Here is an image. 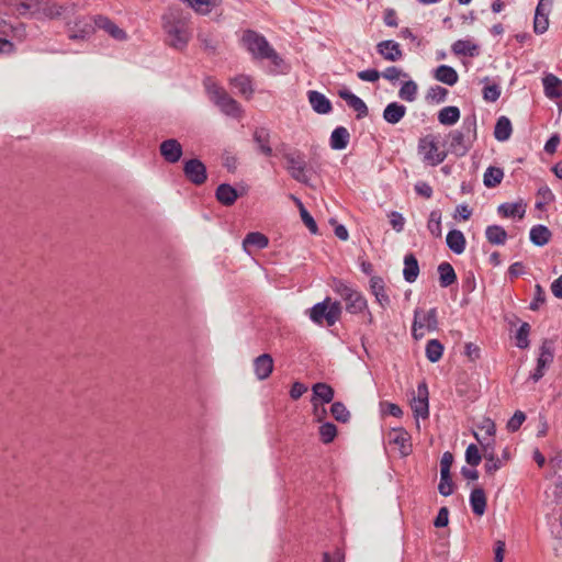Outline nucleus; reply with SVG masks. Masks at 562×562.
<instances>
[{
	"mask_svg": "<svg viewBox=\"0 0 562 562\" xmlns=\"http://www.w3.org/2000/svg\"><path fill=\"white\" fill-rule=\"evenodd\" d=\"M291 198L296 202V204L300 209L301 220L304 223V225L308 228L310 233L313 235L318 234L317 224H316L315 220L313 218V216L304 207L303 203L299 199L294 198L293 195H291Z\"/></svg>",
	"mask_w": 562,
	"mask_h": 562,
	"instance_id": "a18cd8bd",
	"label": "nucleus"
},
{
	"mask_svg": "<svg viewBox=\"0 0 562 562\" xmlns=\"http://www.w3.org/2000/svg\"><path fill=\"white\" fill-rule=\"evenodd\" d=\"M21 14H43L46 18L55 19L63 14L65 8L53 0H23L16 4Z\"/></svg>",
	"mask_w": 562,
	"mask_h": 562,
	"instance_id": "6e6552de",
	"label": "nucleus"
},
{
	"mask_svg": "<svg viewBox=\"0 0 562 562\" xmlns=\"http://www.w3.org/2000/svg\"><path fill=\"white\" fill-rule=\"evenodd\" d=\"M254 140L258 145V149L265 156L272 155V148L270 146V133L265 127L256 128L254 133Z\"/></svg>",
	"mask_w": 562,
	"mask_h": 562,
	"instance_id": "f704fd0d",
	"label": "nucleus"
},
{
	"mask_svg": "<svg viewBox=\"0 0 562 562\" xmlns=\"http://www.w3.org/2000/svg\"><path fill=\"white\" fill-rule=\"evenodd\" d=\"M334 291L346 302V310L350 314H360L367 311V299L356 289L341 280H335Z\"/></svg>",
	"mask_w": 562,
	"mask_h": 562,
	"instance_id": "0eeeda50",
	"label": "nucleus"
},
{
	"mask_svg": "<svg viewBox=\"0 0 562 562\" xmlns=\"http://www.w3.org/2000/svg\"><path fill=\"white\" fill-rule=\"evenodd\" d=\"M192 8L196 13L206 15L213 8L217 7L221 0H181Z\"/></svg>",
	"mask_w": 562,
	"mask_h": 562,
	"instance_id": "ea45409f",
	"label": "nucleus"
},
{
	"mask_svg": "<svg viewBox=\"0 0 562 562\" xmlns=\"http://www.w3.org/2000/svg\"><path fill=\"white\" fill-rule=\"evenodd\" d=\"M438 491L442 496H449L453 493V482L450 475V472L443 475V472H440V482L438 485Z\"/></svg>",
	"mask_w": 562,
	"mask_h": 562,
	"instance_id": "5fc2aeb1",
	"label": "nucleus"
},
{
	"mask_svg": "<svg viewBox=\"0 0 562 562\" xmlns=\"http://www.w3.org/2000/svg\"><path fill=\"white\" fill-rule=\"evenodd\" d=\"M341 312L342 310L339 302L326 297L310 310V318L315 324L330 327L339 321Z\"/></svg>",
	"mask_w": 562,
	"mask_h": 562,
	"instance_id": "39448f33",
	"label": "nucleus"
},
{
	"mask_svg": "<svg viewBox=\"0 0 562 562\" xmlns=\"http://www.w3.org/2000/svg\"><path fill=\"white\" fill-rule=\"evenodd\" d=\"M381 76L392 83L397 81L401 77H408L406 72H404L401 68H397L395 66L387 67L384 71L381 72Z\"/></svg>",
	"mask_w": 562,
	"mask_h": 562,
	"instance_id": "bf43d9fd",
	"label": "nucleus"
},
{
	"mask_svg": "<svg viewBox=\"0 0 562 562\" xmlns=\"http://www.w3.org/2000/svg\"><path fill=\"white\" fill-rule=\"evenodd\" d=\"M418 154L422 156L423 161L430 166H438L447 157V154L440 150L437 143L429 136L419 140Z\"/></svg>",
	"mask_w": 562,
	"mask_h": 562,
	"instance_id": "9d476101",
	"label": "nucleus"
},
{
	"mask_svg": "<svg viewBox=\"0 0 562 562\" xmlns=\"http://www.w3.org/2000/svg\"><path fill=\"white\" fill-rule=\"evenodd\" d=\"M529 334H530V325L528 323H522L518 330L516 331V346L520 349H526L529 347Z\"/></svg>",
	"mask_w": 562,
	"mask_h": 562,
	"instance_id": "603ef678",
	"label": "nucleus"
},
{
	"mask_svg": "<svg viewBox=\"0 0 562 562\" xmlns=\"http://www.w3.org/2000/svg\"><path fill=\"white\" fill-rule=\"evenodd\" d=\"M273 369V360L270 355L263 353L254 360L255 374L259 380L267 379Z\"/></svg>",
	"mask_w": 562,
	"mask_h": 562,
	"instance_id": "393cba45",
	"label": "nucleus"
},
{
	"mask_svg": "<svg viewBox=\"0 0 562 562\" xmlns=\"http://www.w3.org/2000/svg\"><path fill=\"white\" fill-rule=\"evenodd\" d=\"M409 435L403 428H394L389 434V442L398 447L400 453L403 457L412 452V445L409 443Z\"/></svg>",
	"mask_w": 562,
	"mask_h": 562,
	"instance_id": "6ab92c4d",
	"label": "nucleus"
},
{
	"mask_svg": "<svg viewBox=\"0 0 562 562\" xmlns=\"http://www.w3.org/2000/svg\"><path fill=\"white\" fill-rule=\"evenodd\" d=\"M432 76L437 81L448 86H454L459 80L457 70L453 67L447 65L438 66L434 70Z\"/></svg>",
	"mask_w": 562,
	"mask_h": 562,
	"instance_id": "cd10ccee",
	"label": "nucleus"
},
{
	"mask_svg": "<svg viewBox=\"0 0 562 562\" xmlns=\"http://www.w3.org/2000/svg\"><path fill=\"white\" fill-rule=\"evenodd\" d=\"M484 457L486 459L485 463V470L488 473H492L493 471L498 469V461L495 459L494 456V446H492V449H488L486 453L484 452Z\"/></svg>",
	"mask_w": 562,
	"mask_h": 562,
	"instance_id": "338daca9",
	"label": "nucleus"
},
{
	"mask_svg": "<svg viewBox=\"0 0 562 562\" xmlns=\"http://www.w3.org/2000/svg\"><path fill=\"white\" fill-rule=\"evenodd\" d=\"M411 407L416 418H428L429 416V393L428 389L413 390L411 393Z\"/></svg>",
	"mask_w": 562,
	"mask_h": 562,
	"instance_id": "4468645a",
	"label": "nucleus"
},
{
	"mask_svg": "<svg viewBox=\"0 0 562 562\" xmlns=\"http://www.w3.org/2000/svg\"><path fill=\"white\" fill-rule=\"evenodd\" d=\"M546 303V291L540 284L535 285L533 299L529 305L531 311H537Z\"/></svg>",
	"mask_w": 562,
	"mask_h": 562,
	"instance_id": "4d7b16f0",
	"label": "nucleus"
},
{
	"mask_svg": "<svg viewBox=\"0 0 562 562\" xmlns=\"http://www.w3.org/2000/svg\"><path fill=\"white\" fill-rule=\"evenodd\" d=\"M389 217L392 228L397 233L403 232L405 225L404 216L400 212L392 211Z\"/></svg>",
	"mask_w": 562,
	"mask_h": 562,
	"instance_id": "e2e57ef3",
	"label": "nucleus"
},
{
	"mask_svg": "<svg viewBox=\"0 0 562 562\" xmlns=\"http://www.w3.org/2000/svg\"><path fill=\"white\" fill-rule=\"evenodd\" d=\"M426 357L430 362H437L443 353V346L438 339H431L426 345Z\"/></svg>",
	"mask_w": 562,
	"mask_h": 562,
	"instance_id": "49530a36",
	"label": "nucleus"
},
{
	"mask_svg": "<svg viewBox=\"0 0 562 562\" xmlns=\"http://www.w3.org/2000/svg\"><path fill=\"white\" fill-rule=\"evenodd\" d=\"M183 173L188 181L195 186L203 184L207 179L206 167L198 158H191L183 162Z\"/></svg>",
	"mask_w": 562,
	"mask_h": 562,
	"instance_id": "f8f14e48",
	"label": "nucleus"
},
{
	"mask_svg": "<svg viewBox=\"0 0 562 562\" xmlns=\"http://www.w3.org/2000/svg\"><path fill=\"white\" fill-rule=\"evenodd\" d=\"M161 27L166 44L177 50H183L192 37L191 16L180 7H169L164 12Z\"/></svg>",
	"mask_w": 562,
	"mask_h": 562,
	"instance_id": "f257e3e1",
	"label": "nucleus"
},
{
	"mask_svg": "<svg viewBox=\"0 0 562 562\" xmlns=\"http://www.w3.org/2000/svg\"><path fill=\"white\" fill-rule=\"evenodd\" d=\"M554 0H539L533 18V31L536 34H543L549 27V15L552 11Z\"/></svg>",
	"mask_w": 562,
	"mask_h": 562,
	"instance_id": "ddd939ff",
	"label": "nucleus"
},
{
	"mask_svg": "<svg viewBox=\"0 0 562 562\" xmlns=\"http://www.w3.org/2000/svg\"><path fill=\"white\" fill-rule=\"evenodd\" d=\"M512 132L513 127L510 120L507 116L498 117L494 128V137L498 142H505L509 139Z\"/></svg>",
	"mask_w": 562,
	"mask_h": 562,
	"instance_id": "c9c22d12",
	"label": "nucleus"
},
{
	"mask_svg": "<svg viewBox=\"0 0 562 562\" xmlns=\"http://www.w3.org/2000/svg\"><path fill=\"white\" fill-rule=\"evenodd\" d=\"M470 505L474 515L481 517L486 510V495L482 487H475L470 494Z\"/></svg>",
	"mask_w": 562,
	"mask_h": 562,
	"instance_id": "2f4dec72",
	"label": "nucleus"
},
{
	"mask_svg": "<svg viewBox=\"0 0 562 562\" xmlns=\"http://www.w3.org/2000/svg\"><path fill=\"white\" fill-rule=\"evenodd\" d=\"M206 91L210 99L217 105L225 115L232 117H240L243 109L240 104L233 99L222 87L211 81L210 79L205 82Z\"/></svg>",
	"mask_w": 562,
	"mask_h": 562,
	"instance_id": "20e7f679",
	"label": "nucleus"
},
{
	"mask_svg": "<svg viewBox=\"0 0 562 562\" xmlns=\"http://www.w3.org/2000/svg\"><path fill=\"white\" fill-rule=\"evenodd\" d=\"M497 212L503 217L522 218L525 215V207L520 203H503L498 206Z\"/></svg>",
	"mask_w": 562,
	"mask_h": 562,
	"instance_id": "37998d69",
	"label": "nucleus"
},
{
	"mask_svg": "<svg viewBox=\"0 0 562 562\" xmlns=\"http://www.w3.org/2000/svg\"><path fill=\"white\" fill-rule=\"evenodd\" d=\"M477 428L481 431H484V435H480L479 432H474L475 439L483 448V452L486 453L488 449H492L494 446V437L496 431L495 423L491 418H483L481 423L477 425Z\"/></svg>",
	"mask_w": 562,
	"mask_h": 562,
	"instance_id": "2eb2a0df",
	"label": "nucleus"
},
{
	"mask_svg": "<svg viewBox=\"0 0 562 562\" xmlns=\"http://www.w3.org/2000/svg\"><path fill=\"white\" fill-rule=\"evenodd\" d=\"M529 237L536 246H544L551 238V232L547 226L539 224L531 227Z\"/></svg>",
	"mask_w": 562,
	"mask_h": 562,
	"instance_id": "e433bc0d",
	"label": "nucleus"
},
{
	"mask_svg": "<svg viewBox=\"0 0 562 562\" xmlns=\"http://www.w3.org/2000/svg\"><path fill=\"white\" fill-rule=\"evenodd\" d=\"M525 420H526V414L521 411H516L515 414L510 417V419L507 423L508 431H512V432L517 431Z\"/></svg>",
	"mask_w": 562,
	"mask_h": 562,
	"instance_id": "052dcab7",
	"label": "nucleus"
},
{
	"mask_svg": "<svg viewBox=\"0 0 562 562\" xmlns=\"http://www.w3.org/2000/svg\"><path fill=\"white\" fill-rule=\"evenodd\" d=\"M268 238L259 232H251L246 235L243 240V248L247 254H251L254 249H262L268 246Z\"/></svg>",
	"mask_w": 562,
	"mask_h": 562,
	"instance_id": "a878e982",
	"label": "nucleus"
},
{
	"mask_svg": "<svg viewBox=\"0 0 562 562\" xmlns=\"http://www.w3.org/2000/svg\"><path fill=\"white\" fill-rule=\"evenodd\" d=\"M419 274V266L416 257L413 254H407L404 257V269L403 277L404 280L408 283H413L416 281Z\"/></svg>",
	"mask_w": 562,
	"mask_h": 562,
	"instance_id": "72a5a7b5",
	"label": "nucleus"
},
{
	"mask_svg": "<svg viewBox=\"0 0 562 562\" xmlns=\"http://www.w3.org/2000/svg\"><path fill=\"white\" fill-rule=\"evenodd\" d=\"M417 83L413 80H407L402 85L398 91V97L404 101L413 102L417 98Z\"/></svg>",
	"mask_w": 562,
	"mask_h": 562,
	"instance_id": "de8ad7c7",
	"label": "nucleus"
},
{
	"mask_svg": "<svg viewBox=\"0 0 562 562\" xmlns=\"http://www.w3.org/2000/svg\"><path fill=\"white\" fill-rule=\"evenodd\" d=\"M232 85L241 95L246 97L247 99L250 98L254 92L250 79L247 76L235 77L232 79Z\"/></svg>",
	"mask_w": 562,
	"mask_h": 562,
	"instance_id": "09e8293b",
	"label": "nucleus"
},
{
	"mask_svg": "<svg viewBox=\"0 0 562 562\" xmlns=\"http://www.w3.org/2000/svg\"><path fill=\"white\" fill-rule=\"evenodd\" d=\"M544 94L551 100L562 99V80L549 74L542 79Z\"/></svg>",
	"mask_w": 562,
	"mask_h": 562,
	"instance_id": "5701e85b",
	"label": "nucleus"
},
{
	"mask_svg": "<svg viewBox=\"0 0 562 562\" xmlns=\"http://www.w3.org/2000/svg\"><path fill=\"white\" fill-rule=\"evenodd\" d=\"M337 436V428L333 423H324L319 427V438L324 443H330Z\"/></svg>",
	"mask_w": 562,
	"mask_h": 562,
	"instance_id": "864d4df0",
	"label": "nucleus"
},
{
	"mask_svg": "<svg viewBox=\"0 0 562 562\" xmlns=\"http://www.w3.org/2000/svg\"><path fill=\"white\" fill-rule=\"evenodd\" d=\"M381 77V72L376 69H366L358 72V78L362 81L375 82Z\"/></svg>",
	"mask_w": 562,
	"mask_h": 562,
	"instance_id": "774afa93",
	"label": "nucleus"
},
{
	"mask_svg": "<svg viewBox=\"0 0 562 562\" xmlns=\"http://www.w3.org/2000/svg\"><path fill=\"white\" fill-rule=\"evenodd\" d=\"M438 329V312L436 307L425 310L416 307L412 325V336L415 340L422 339L427 333Z\"/></svg>",
	"mask_w": 562,
	"mask_h": 562,
	"instance_id": "423d86ee",
	"label": "nucleus"
},
{
	"mask_svg": "<svg viewBox=\"0 0 562 562\" xmlns=\"http://www.w3.org/2000/svg\"><path fill=\"white\" fill-rule=\"evenodd\" d=\"M376 52L387 61H397L403 58L400 44L392 40L378 43Z\"/></svg>",
	"mask_w": 562,
	"mask_h": 562,
	"instance_id": "a211bd4d",
	"label": "nucleus"
},
{
	"mask_svg": "<svg viewBox=\"0 0 562 562\" xmlns=\"http://www.w3.org/2000/svg\"><path fill=\"white\" fill-rule=\"evenodd\" d=\"M284 158L290 176L301 183H308L313 175V169L308 166L306 156L299 150H291Z\"/></svg>",
	"mask_w": 562,
	"mask_h": 562,
	"instance_id": "1a4fd4ad",
	"label": "nucleus"
},
{
	"mask_svg": "<svg viewBox=\"0 0 562 562\" xmlns=\"http://www.w3.org/2000/svg\"><path fill=\"white\" fill-rule=\"evenodd\" d=\"M439 283L442 288H448L457 281V274L449 262H441L438 266Z\"/></svg>",
	"mask_w": 562,
	"mask_h": 562,
	"instance_id": "4c0bfd02",
	"label": "nucleus"
},
{
	"mask_svg": "<svg viewBox=\"0 0 562 562\" xmlns=\"http://www.w3.org/2000/svg\"><path fill=\"white\" fill-rule=\"evenodd\" d=\"M501 95V89L497 85L485 86L483 89V98L487 102H495Z\"/></svg>",
	"mask_w": 562,
	"mask_h": 562,
	"instance_id": "0e129e2a",
	"label": "nucleus"
},
{
	"mask_svg": "<svg viewBox=\"0 0 562 562\" xmlns=\"http://www.w3.org/2000/svg\"><path fill=\"white\" fill-rule=\"evenodd\" d=\"M308 102L312 109L318 114H327L331 111V103L329 99L315 90L308 91Z\"/></svg>",
	"mask_w": 562,
	"mask_h": 562,
	"instance_id": "b1692460",
	"label": "nucleus"
},
{
	"mask_svg": "<svg viewBox=\"0 0 562 562\" xmlns=\"http://www.w3.org/2000/svg\"><path fill=\"white\" fill-rule=\"evenodd\" d=\"M159 153L167 162L176 164L180 160L183 149L178 139L168 138L160 143Z\"/></svg>",
	"mask_w": 562,
	"mask_h": 562,
	"instance_id": "f3484780",
	"label": "nucleus"
},
{
	"mask_svg": "<svg viewBox=\"0 0 562 562\" xmlns=\"http://www.w3.org/2000/svg\"><path fill=\"white\" fill-rule=\"evenodd\" d=\"M460 119V110L457 106L449 105L442 108L438 113V121L442 125H453Z\"/></svg>",
	"mask_w": 562,
	"mask_h": 562,
	"instance_id": "a19ab883",
	"label": "nucleus"
},
{
	"mask_svg": "<svg viewBox=\"0 0 562 562\" xmlns=\"http://www.w3.org/2000/svg\"><path fill=\"white\" fill-rule=\"evenodd\" d=\"M314 395L317 403L324 404L329 403L334 398V389H313Z\"/></svg>",
	"mask_w": 562,
	"mask_h": 562,
	"instance_id": "680f3d73",
	"label": "nucleus"
},
{
	"mask_svg": "<svg viewBox=\"0 0 562 562\" xmlns=\"http://www.w3.org/2000/svg\"><path fill=\"white\" fill-rule=\"evenodd\" d=\"M465 460L472 467H476L480 464L482 456L476 445L471 443L468 446L465 450Z\"/></svg>",
	"mask_w": 562,
	"mask_h": 562,
	"instance_id": "13d9d810",
	"label": "nucleus"
},
{
	"mask_svg": "<svg viewBox=\"0 0 562 562\" xmlns=\"http://www.w3.org/2000/svg\"><path fill=\"white\" fill-rule=\"evenodd\" d=\"M451 50L457 56L474 57L479 55L480 47L470 40H458L452 44Z\"/></svg>",
	"mask_w": 562,
	"mask_h": 562,
	"instance_id": "c756f323",
	"label": "nucleus"
},
{
	"mask_svg": "<svg viewBox=\"0 0 562 562\" xmlns=\"http://www.w3.org/2000/svg\"><path fill=\"white\" fill-rule=\"evenodd\" d=\"M485 237L492 245H504L507 240V233L499 225H490L485 229Z\"/></svg>",
	"mask_w": 562,
	"mask_h": 562,
	"instance_id": "58836bf2",
	"label": "nucleus"
},
{
	"mask_svg": "<svg viewBox=\"0 0 562 562\" xmlns=\"http://www.w3.org/2000/svg\"><path fill=\"white\" fill-rule=\"evenodd\" d=\"M338 95L346 101L349 108L357 112V117L362 119L368 115V106L362 99L353 94L347 88L340 89Z\"/></svg>",
	"mask_w": 562,
	"mask_h": 562,
	"instance_id": "aec40b11",
	"label": "nucleus"
},
{
	"mask_svg": "<svg viewBox=\"0 0 562 562\" xmlns=\"http://www.w3.org/2000/svg\"><path fill=\"white\" fill-rule=\"evenodd\" d=\"M504 178V171L498 167H488L483 176V183L487 188H495L498 186Z\"/></svg>",
	"mask_w": 562,
	"mask_h": 562,
	"instance_id": "79ce46f5",
	"label": "nucleus"
},
{
	"mask_svg": "<svg viewBox=\"0 0 562 562\" xmlns=\"http://www.w3.org/2000/svg\"><path fill=\"white\" fill-rule=\"evenodd\" d=\"M380 407H381V412L383 414H387V415H391V416H394L397 418L402 417V415H403V411L397 404L389 403V402H381Z\"/></svg>",
	"mask_w": 562,
	"mask_h": 562,
	"instance_id": "69168bd1",
	"label": "nucleus"
},
{
	"mask_svg": "<svg viewBox=\"0 0 562 562\" xmlns=\"http://www.w3.org/2000/svg\"><path fill=\"white\" fill-rule=\"evenodd\" d=\"M94 24L101 30H104L110 36L117 41H125L127 34L124 30L119 27L112 20L104 15H97L94 18Z\"/></svg>",
	"mask_w": 562,
	"mask_h": 562,
	"instance_id": "412c9836",
	"label": "nucleus"
},
{
	"mask_svg": "<svg viewBox=\"0 0 562 562\" xmlns=\"http://www.w3.org/2000/svg\"><path fill=\"white\" fill-rule=\"evenodd\" d=\"M448 95V90L441 86L430 87L426 94V100L431 103L445 102Z\"/></svg>",
	"mask_w": 562,
	"mask_h": 562,
	"instance_id": "3c124183",
	"label": "nucleus"
},
{
	"mask_svg": "<svg viewBox=\"0 0 562 562\" xmlns=\"http://www.w3.org/2000/svg\"><path fill=\"white\" fill-rule=\"evenodd\" d=\"M349 139L350 134L348 130L344 126H338L331 132L329 144L333 149L341 150L348 146Z\"/></svg>",
	"mask_w": 562,
	"mask_h": 562,
	"instance_id": "473e14b6",
	"label": "nucleus"
},
{
	"mask_svg": "<svg viewBox=\"0 0 562 562\" xmlns=\"http://www.w3.org/2000/svg\"><path fill=\"white\" fill-rule=\"evenodd\" d=\"M370 291L382 308H385L390 305L391 300L386 293L385 282L381 277L374 276L370 279Z\"/></svg>",
	"mask_w": 562,
	"mask_h": 562,
	"instance_id": "4be33fe9",
	"label": "nucleus"
},
{
	"mask_svg": "<svg viewBox=\"0 0 562 562\" xmlns=\"http://www.w3.org/2000/svg\"><path fill=\"white\" fill-rule=\"evenodd\" d=\"M475 139L476 117L470 115L463 119L459 130L451 131L448 134L449 150L457 157H463L469 153Z\"/></svg>",
	"mask_w": 562,
	"mask_h": 562,
	"instance_id": "f03ea898",
	"label": "nucleus"
},
{
	"mask_svg": "<svg viewBox=\"0 0 562 562\" xmlns=\"http://www.w3.org/2000/svg\"><path fill=\"white\" fill-rule=\"evenodd\" d=\"M406 114V106L398 102L389 103L383 111V119L389 124H397Z\"/></svg>",
	"mask_w": 562,
	"mask_h": 562,
	"instance_id": "7c9ffc66",
	"label": "nucleus"
},
{
	"mask_svg": "<svg viewBox=\"0 0 562 562\" xmlns=\"http://www.w3.org/2000/svg\"><path fill=\"white\" fill-rule=\"evenodd\" d=\"M441 216L442 215L440 210H432L429 214L427 228L429 233L436 238H439L442 235Z\"/></svg>",
	"mask_w": 562,
	"mask_h": 562,
	"instance_id": "c03bdc74",
	"label": "nucleus"
},
{
	"mask_svg": "<svg viewBox=\"0 0 562 562\" xmlns=\"http://www.w3.org/2000/svg\"><path fill=\"white\" fill-rule=\"evenodd\" d=\"M446 243L448 248L456 255H461L465 250L467 240L463 233L459 229L448 232Z\"/></svg>",
	"mask_w": 562,
	"mask_h": 562,
	"instance_id": "c85d7f7f",
	"label": "nucleus"
},
{
	"mask_svg": "<svg viewBox=\"0 0 562 562\" xmlns=\"http://www.w3.org/2000/svg\"><path fill=\"white\" fill-rule=\"evenodd\" d=\"M198 41L204 50L215 53L218 42L210 32L200 31L198 33Z\"/></svg>",
	"mask_w": 562,
	"mask_h": 562,
	"instance_id": "8fccbe9b",
	"label": "nucleus"
},
{
	"mask_svg": "<svg viewBox=\"0 0 562 562\" xmlns=\"http://www.w3.org/2000/svg\"><path fill=\"white\" fill-rule=\"evenodd\" d=\"M238 196L239 194L237 190L228 183L220 184L215 191L216 200L225 206L233 205Z\"/></svg>",
	"mask_w": 562,
	"mask_h": 562,
	"instance_id": "bb28decb",
	"label": "nucleus"
},
{
	"mask_svg": "<svg viewBox=\"0 0 562 562\" xmlns=\"http://www.w3.org/2000/svg\"><path fill=\"white\" fill-rule=\"evenodd\" d=\"M68 30L70 40H85L93 33L94 29L90 19L79 16L68 23Z\"/></svg>",
	"mask_w": 562,
	"mask_h": 562,
	"instance_id": "dca6fc26",
	"label": "nucleus"
},
{
	"mask_svg": "<svg viewBox=\"0 0 562 562\" xmlns=\"http://www.w3.org/2000/svg\"><path fill=\"white\" fill-rule=\"evenodd\" d=\"M243 45L255 59H269L278 65L279 55L261 34L247 30L241 37Z\"/></svg>",
	"mask_w": 562,
	"mask_h": 562,
	"instance_id": "7ed1b4c3",
	"label": "nucleus"
},
{
	"mask_svg": "<svg viewBox=\"0 0 562 562\" xmlns=\"http://www.w3.org/2000/svg\"><path fill=\"white\" fill-rule=\"evenodd\" d=\"M553 357H554L553 341L549 340V339L543 340V342L540 347V353L538 357L537 368L530 374V380L532 383H537L539 381V379L543 375L544 368L553 361Z\"/></svg>",
	"mask_w": 562,
	"mask_h": 562,
	"instance_id": "9b49d317",
	"label": "nucleus"
},
{
	"mask_svg": "<svg viewBox=\"0 0 562 562\" xmlns=\"http://www.w3.org/2000/svg\"><path fill=\"white\" fill-rule=\"evenodd\" d=\"M330 412L334 418L338 422L346 423L350 417L349 411L340 402L334 403L330 407Z\"/></svg>",
	"mask_w": 562,
	"mask_h": 562,
	"instance_id": "6e6d98bb",
	"label": "nucleus"
}]
</instances>
